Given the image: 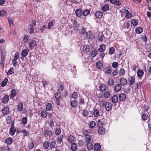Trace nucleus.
<instances>
[{"label": "nucleus", "mask_w": 151, "mask_h": 151, "mask_svg": "<svg viewBox=\"0 0 151 151\" xmlns=\"http://www.w3.org/2000/svg\"><path fill=\"white\" fill-rule=\"evenodd\" d=\"M114 83V81L113 79L111 78H110L108 80L107 84L108 85L112 86Z\"/></svg>", "instance_id": "obj_39"}, {"label": "nucleus", "mask_w": 151, "mask_h": 151, "mask_svg": "<svg viewBox=\"0 0 151 151\" xmlns=\"http://www.w3.org/2000/svg\"><path fill=\"white\" fill-rule=\"evenodd\" d=\"M6 12L5 10H3L0 11V16L1 17L4 16L6 14Z\"/></svg>", "instance_id": "obj_58"}, {"label": "nucleus", "mask_w": 151, "mask_h": 151, "mask_svg": "<svg viewBox=\"0 0 151 151\" xmlns=\"http://www.w3.org/2000/svg\"><path fill=\"white\" fill-rule=\"evenodd\" d=\"M46 110L48 111H51L52 109V104L50 103H47L46 106Z\"/></svg>", "instance_id": "obj_37"}, {"label": "nucleus", "mask_w": 151, "mask_h": 151, "mask_svg": "<svg viewBox=\"0 0 151 151\" xmlns=\"http://www.w3.org/2000/svg\"><path fill=\"white\" fill-rule=\"evenodd\" d=\"M78 103L76 100H73L70 102V105L71 106L74 108L76 107Z\"/></svg>", "instance_id": "obj_36"}, {"label": "nucleus", "mask_w": 151, "mask_h": 151, "mask_svg": "<svg viewBox=\"0 0 151 151\" xmlns=\"http://www.w3.org/2000/svg\"><path fill=\"white\" fill-rule=\"evenodd\" d=\"M75 13L76 15L78 17H81L83 14V12L80 9H76L75 11Z\"/></svg>", "instance_id": "obj_16"}, {"label": "nucleus", "mask_w": 151, "mask_h": 151, "mask_svg": "<svg viewBox=\"0 0 151 151\" xmlns=\"http://www.w3.org/2000/svg\"><path fill=\"white\" fill-rule=\"evenodd\" d=\"M112 72L111 69L109 67H107L105 69V73L107 75L111 74Z\"/></svg>", "instance_id": "obj_18"}, {"label": "nucleus", "mask_w": 151, "mask_h": 151, "mask_svg": "<svg viewBox=\"0 0 151 151\" xmlns=\"http://www.w3.org/2000/svg\"><path fill=\"white\" fill-rule=\"evenodd\" d=\"M29 40L30 41L28 43L29 47V48L31 49H34L37 45V42L35 40H33L30 39Z\"/></svg>", "instance_id": "obj_2"}, {"label": "nucleus", "mask_w": 151, "mask_h": 151, "mask_svg": "<svg viewBox=\"0 0 151 151\" xmlns=\"http://www.w3.org/2000/svg\"><path fill=\"white\" fill-rule=\"evenodd\" d=\"M135 79L134 77L133 76H131L130 77V78L129 80V86L132 88H133L132 86L135 83Z\"/></svg>", "instance_id": "obj_6"}, {"label": "nucleus", "mask_w": 151, "mask_h": 151, "mask_svg": "<svg viewBox=\"0 0 151 151\" xmlns=\"http://www.w3.org/2000/svg\"><path fill=\"white\" fill-rule=\"evenodd\" d=\"M141 83L142 82H138L135 83L134 85V89L135 91H137L139 89V88H140Z\"/></svg>", "instance_id": "obj_14"}, {"label": "nucleus", "mask_w": 151, "mask_h": 151, "mask_svg": "<svg viewBox=\"0 0 151 151\" xmlns=\"http://www.w3.org/2000/svg\"><path fill=\"white\" fill-rule=\"evenodd\" d=\"M135 31L137 34H140L143 32V29L141 27H138L135 29Z\"/></svg>", "instance_id": "obj_29"}, {"label": "nucleus", "mask_w": 151, "mask_h": 151, "mask_svg": "<svg viewBox=\"0 0 151 151\" xmlns=\"http://www.w3.org/2000/svg\"><path fill=\"white\" fill-rule=\"evenodd\" d=\"M96 125V123L95 122L93 121H91L89 124V126L90 128H94Z\"/></svg>", "instance_id": "obj_47"}, {"label": "nucleus", "mask_w": 151, "mask_h": 151, "mask_svg": "<svg viewBox=\"0 0 151 151\" xmlns=\"http://www.w3.org/2000/svg\"><path fill=\"white\" fill-rule=\"evenodd\" d=\"M23 104L22 103H19L17 106V109L18 111L21 112L23 109Z\"/></svg>", "instance_id": "obj_13"}, {"label": "nucleus", "mask_w": 151, "mask_h": 151, "mask_svg": "<svg viewBox=\"0 0 151 151\" xmlns=\"http://www.w3.org/2000/svg\"><path fill=\"white\" fill-rule=\"evenodd\" d=\"M49 146V143L47 141H45L43 144V147L45 149H47Z\"/></svg>", "instance_id": "obj_52"}, {"label": "nucleus", "mask_w": 151, "mask_h": 151, "mask_svg": "<svg viewBox=\"0 0 151 151\" xmlns=\"http://www.w3.org/2000/svg\"><path fill=\"white\" fill-rule=\"evenodd\" d=\"M111 94L110 91H105L103 95L104 98L107 99L109 97Z\"/></svg>", "instance_id": "obj_40"}, {"label": "nucleus", "mask_w": 151, "mask_h": 151, "mask_svg": "<svg viewBox=\"0 0 151 151\" xmlns=\"http://www.w3.org/2000/svg\"><path fill=\"white\" fill-rule=\"evenodd\" d=\"M79 104L80 105H83L85 104L84 99L82 97H80L79 100Z\"/></svg>", "instance_id": "obj_61"}, {"label": "nucleus", "mask_w": 151, "mask_h": 151, "mask_svg": "<svg viewBox=\"0 0 151 151\" xmlns=\"http://www.w3.org/2000/svg\"><path fill=\"white\" fill-rule=\"evenodd\" d=\"M61 130L59 128H57L56 129L55 131V133L56 135L58 136L60 135V134L61 133Z\"/></svg>", "instance_id": "obj_57"}, {"label": "nucleus", "mask_w": 151, "mask_h": 151, "mask_svg": "<svg viewBox=\"0 0 151 151\" xmlns=\"http://www.w3.org/2000/svg\"><path fill=\"white\" fill-rule=\"evenodd\" d=\"M126 99V95L124 93L120 94L119 96V99L121 101H124Z\"/></svg>", "instance_id": "obj_34"}, {"label": "nucleus", "mask_w": 151, "mask_h": 151, "mask_svg": "<svg viewBox=\"0 0 151 151\" xmlns=\"http://www.w3.org/2000/svg\"><path fill=\"white\" fill-rule=\"evenodd\" d=\"M82 133L85 137L86 136L89 135V134L90 133L89 131L88 130L85 129L82 131Z\"/></svg>", "instance_id": "obj_49"}, {"label": "nucleus", "mask_w": 151, "mask_h": 151, "mask_svg": "<svg viewBox=\"0 0 151 151\" xmlns=\"http://www.w3.org/2000/svg\"><path fill=\"white\" fill-rule=\"evenodd\" d=\"M115 51V49L113 47H110L109 50V54L110 55L113 54L114 53Z\"/></svg>", "instance_id": "obj_56"}, {"label": "nucleus", "mask_w": 151, "mask_h": 151, "mask_svg": "<svg viewBox=\"0 0 151 151\" xmlns=\"http://www.w3.org/2000/svg\"><path fill=\"white\" fill-rule=\"evenodd\" d=\"M89 113L87 110L84 109L83 112V115L84 117H86L88 116Z\"/></svg>", "instance_id": "obj_50"}, {"label": "nucleus", "mask_w": 151, "mask_h": 151, "mask_svg": "<svg viewBox=\"0 0 151 151\" xmlns=\"http://www.w3.org/2000/svg\"><path fill=\"white\" fill-rule=\"evenodd\" d=\"M118 63L117 62H114L112 63V66L113 68H117L118 66Z\"/></svg>", "instance_id": "obj_60"}, {"label": "nucleus", "mask_w": 151, "mask_h": 151, "mask_svg": "<svg viewBox=\"0 0 151 151\" xmlns=\"http://www.w3.org/2000/svg\"><path fill=\"white\" fill-rule=\"evenodd\" d=\"M100 113V112H99L98 109H95L93 111V115L95 117H97L98 116Z\"/></svg>", "instance_id": "obj_26"}, {"label": "nucleus", "mask_w": 151, "mask_h": 151, "mask_svg": "<svg viewBox=\"0 0 151 151\" xmlns=\"http://www.w3.org/2000/svg\"><path fill=\"white\" fill-rule=\"evenodd\" d=\"M68 141L70 143H71L72 142L74 141L75 140V138L74 136L70 135L68 137Z\"/></svg>", "instance_id": "obj_31"}, {"label": "nucleus", "mask_w": 151, "mask_h": 151, "mask_svg": "<svg viewBox=\"0 0 151 151\" xmlns=\"http://www.w3.org/2000/svg\"><path fill=\"white\" fill-rule=\"evenodd\" d=\"M65 88L64 83H59L58 85V89L57 91L58 92H63Z\"/></svg>", "instance_id": "obj_3"}, {"label": "nucleus", "mask_w": 151, "mask_h": 151, "mask_svg": "<svg viewBox=\"0 0 151 151\" xmlns=\"http://www.w3.org/2000/svg\"><path fill=\"white\" fill-rule=\"evenodd\" d=\"M106 49V47L105 45L104 44L101 45L98 49L99 52H104Z\"/></svg>", "instance_id": "obj_17"}, {"label": "nucleus", "mask_w": 151, "mask_h": 151, "mask_svg": "<svg viewBox=\"0 0 151 151\" xmlns=\"http://www.w3.org/2000/svg\"><path fill=\"white\" fill-rule=\"evenodd\" d=\"M17 92L15 89H12L10 91V96L12 98L14 97L16 95Z\"/></svg>", "instance_id": "obj_19"}, {"label": "nucleus", "mask_w": 151, "mask_h": 151, "mask_svg": "<svg viewBox=\"0 0 151 151\" xmlns=\"http://www.w3.org/2000/svg\"><path fill=\"white\" fill-rule=\"evenodd\" d=\"M99 128L98 129V132L99 134H103L105 133V129L103 127H99Z\"/></svg>", "instance_id": "obj_32"}, {"label": "nucleus", "mask_w": 151, "mask_h": 151, "mask_svg": "<svg viewBox=\"0 0 151 151\" xmlns=\"http://www.w3.org/2000/svg\"><path fill=\"white\" fill-rule=\"evenodd\" d=\"M12 116H8L6 118V123L10 124L12 122Z\"/></svg>", "instance_id": "obj_44"}, {"label": "nucleus", "mask_w": 151, "mask_h": 151, "mask_svg": "<svg viewBox=\"0 0 151 151\" xmlns=\"http://www.w3.org/2000/svg\"><path fill=\"white\" fill-rule=\"evenodd\" d=\"M9 99V96L8 95H6L3 98L2 103L4 104H6L8 102Z\"/></svg>", "instance_id": "obj_22"}, {"label": "nucleus", "mask_w": 151, "mask_h": 151, "mask_svg": "<svg viewBox=\"0 0 151 151\" xmlns=\"http://www.w3.org/2000/svg\"><path fill=\"white\" fill-rule=\"evenodd\" d=\"M64 138L63 134L61 135L59 137H58L57 139V142L58 144H60L63 141Z\"/></svg>", "instance_id": "obj_15"}, {"label": "nucleus", "mask_w": 151, "mask_h": 151, "mask_svg": "<svg viewBox=\"0 0 151 151\" xmlns=\"http://www.w3.org/2000/svg\"><path fill=\"white\" fill-rule=\"evenodd\" d=\"M90 11L88 9H86L83 12V14L84 16H86L90 13Z\"/></svg>", "instance_id": "obj_59"}, {"label": "nucleus", "mask_w": 151, "mask_h": 151, "mask_svg": "<svg viewBox=\"0 0 151 151\" xmlns=\"http://www.w3.org/2000/svg\"><path fill=\"white\" fill-rule=\"evenodd\" d=\"M109 9V6L107 4H105L102 6L101 9L104 11L106 12Z\"/></svg>", "instance_id": "obj_28"}, {"label": "nucleus", "mask_w": 151, "mask_h": 151, "mask_svg": "<svg viewBox=\"0 0 151 151\" xmlns=\"http://www.w3.org/2000/svg\"><path fill=\"white\" fill-rule=\"evenodd\" d=\"M8 81V79L7 78H5L4 80L2 81L1 82V86L4 87L6 86L7 83Z\"/></svg>", "instance_id": "obj_46"}, {"label": "nucleus", "mask_w": 151, "mask_h": 151, "mask_svg": "<svg viewBox=\"0 0 151 151\" xmlns=\"http://www.w3.org/2000/svg\"><path fill=\"white\" fill-rule=\"evenodd\" d=\"M54 96L55 99V103L58 106L60 104V99L62 97L61 93L57 92L54 94Z\"/></svg>", "instance_id": "obj_1"}, {"label": "nucleus", "mask_w": 151, "mask_h": 151, "mask_svg": "<svg viewBox=\"0 0 151 151\" xmlns=\"http://www.w3.org/2000/svg\"><path fill=\"white\" fill-rule=\"evenodd\" d=\"M10 148L9 146H2L0 147V151H10Z\"/></svg>", "instance_id": "obj_21"}, {"label": "nucleus", "mask_w": 151, "mask_h": 151, "mask_svg": "<svg viewBox=\"0 0 151 151\" xmlns=\"http://www.w3.org/2000/svg\"><path fill=\"white\" fill-rule=\"evenodd\" d=\"M119 84L122 86L127 85V80L124 78L121 77L119 80Z\"/></svg>", "instance_id": "obj_4"}, {"label": "nucleus", "mask_w": 151, "mask_h": 151, "mask_svg": "<svg viewBox=\"0 0 151 151\" xmlns=\"http://www.w3.org/2000/svg\"><path fill=\"white\" fill-rule=\"evenodd\" d=\"M83 50L84 52H87L90 50V46H89L83 45Z\"/></svg>", "instance_id": "obj_25"}, {"label": "nucleus", "mask_w": 151, "mask_h": 151, "mask_svg": "<svg viewBox=\"0 0 151 151\" xmlns=\"http://www.w3.org/2000/svg\"><path fill=\"white\" fill-rule=\"evenodd\" d=\"M71 148L73 151H75L77 148V145L75 143H73L71 145Z\"/></svg>", "instance_id": "obj_43"}, {"label": "nucleus", "mask_w": 151, "mask_h": 151, "mask_svg": "<svg viewBox=\"0 0 151 151\" xmlns=\"http://www.w3.org/2000/svg\"><path fill=\"white\" fill-rule=\"evenodd\" d=\"M5 142L7 145H11L12 143L13 139L11 137H8L6 139Z\"/></svg>", "instance_id": "obj_12"}, {"label": "nucleus", "mask_w": 151, "mask_h": 151, "mask_svg": "<svg viewBox=\"0 0 151 151\" xmlns=\"http://www.w3.org/2000/svg\"><path fill=\"white\" fill-rule=\"evenodd\" d=\"M138 20L135 19H133L131 21V23L133 26L137 25L138 24Z\"/></svg>", "instance_id": "obj_48"}, {"label": "nucleus", "mask_w": 151, "mask_h": 151, "mask_svg": "<svg viewBox=\"0 0 151 151\" xmlns=\"http://www.w3.org/2000/svg\"><path fill=\"white\" fill-rule=\"evenodd\" d=\"M47 113L46 110H43L41 113V116L43 118H45L47 117Z\"/></svg>", "instance_id": "obj_42"}, {"label": "nucleus", "mask_w": 151, "mask_h": 151, "mask_svg": "<svg viewBox=\"0 0 151 151\" xmlns=\"http://www.w3.org/2000/svg\"><path fill=\"white\" fill-rule=\"evenodd\" d=\"M14 69L13 67H12L10 68L8 70L7 73V75H10L14 73Z\"/></svg>", "instance_id": "obj_54"}, {"label": "nucleus", "mask_w": 151, "mask_h": 151, "mask_svg": "<svg viewBox=\"0 0 151 151\" xmlns=\"http://www.w3.org/2000/svg\"><path fill=\"white\" fill-rule=\"evenodd\" d=\"M94 147L95 150L96 151H99L101 149V146L99 143L95 144Z\"/></svg>", "instance_id": "obj_33"}, {"label": "nucleus", "mask_w": 151, "mask_h": 151, "mask_svg": "<svg viewBox=\"0 0 151 151\" xmlns=\"http://www.w3.org/2000/svg\"><path fill=\"white\" fill-rule=\"evenodd\" d=\"M103 13L100 11L96 12L95 13V16L97 19L101 18L102 17Z\"/></svg>", "instance_id": "obj_8"}, {"label": "nucleus", "mask_w": 151, "mask_h": 151, "mask_svg": "<svg viewBox=\"0 0 151 151\" xmlns=\"http://www.w3.org/2000/svg\"><path fill=\"white\" fill-rule=\"evenodd\" d=\"M16 131V129L14 127H11L9 129V133L10 134L13 136L14 134Z\"/></svg>", "instance_id": "obj_27"}, {"label": "nucleus", "mask_w": 151, "mask_h": 151, "mask_svg": "<svg viewBox=\"0 0 151 151\" xmlns=\"http://www.w3.org/2000/svg\"><path fill=\"white\" fill-rule=\"evenodd\" d=\"M125 73V70L123 68H121L119 70V74L123 76Z\"/></svg>", "instance_id": "obj_62"}, {"label": "nucleus", "mask_w": 151, "mask_h": 151, "mask_svg": "<svg viewBox=\"0 0 151 151\" xmlns=\"http://www.w3.org/2000/svg\"><path fill=\"white\" fill-rule=\"evenodd\" d=\"M142 120L145 121L148 118V116L147 114H144L142 115Z\"/></svg>", "instance_id": "obj_51"}, {"label": "nucleus", "mask_w": 151, "mask_h": 151, "mask_svg": "<svg viewBox=\"0 0 151 151\" xmlns=\"http://www.w3.org/2000/svg\"><path fill=\"white\" fill-rule=\"evenodd\" d=\"M86 146L87 149L89 150H91L93 148V145L91 142H87Z\"/></svg>", "instance_id": "obj_41"}, {"label": "nucleus", "mask_w": 151, "mask_h": 151, "mask_svg": "<svg viewBox=\"0 0 151 151\" xmlns=\"http://www.w3.org/2000/svg\"><path fill=\"white\" fill-rule=\"evenodd\" d=\"M86 141L87 142H91V135H89L85 137Z\"/></svg>", "instance_id": "obj_53"}, {"label": "nucleus", "mask_w": 151, "mask_h": 151, "mask_svg": "<svg viewBox=\"0 0 151 151\" xmlns=\"http://www.w3.org/2000/svg\"><path fill=\"white\" fill-rule=\"evenodd\" d=\"M2 114L4 115H7L9 113V108L5 106L1 110Z\"/></svg>", "instance_id": "obj_5"}, {"label": "nucleus", "mask_w": 151, "mask_h": 151, "mask_svg": "<svg viewBox=\"0 0 151 151\" xmlns=\"http://www.w3.org/2000/svg\"><path fill=\"white\" fill-rule=\"evenodd\" d=\"M29 37L28 35H25L24 36L23 38V42L25 43L27 42L29 40Z\"/></svg>", "instance_id": "obj_55"}, {"label": "nucleus", "mask_w": 151, "mask_h": 151, "mask_svg": "<svg viewBox=\"0 0 151 151\" xmlns=\"http://www.w3.org/2000/svg\"><path fill=\"white\" fill-rule=\"evenodd\" d=\"M29 52V50L27 49H24L22 51L21 53V55L23 57H26Z\"/></svg>", "instance_id": "obj_9"}, {"label": "nucleus", "mask_w": 151, "mask_h": 151, "mask_svg": "<svg viewBox=\"0 0 151 151\" xmlns=\"http://www.w3.org/2000/svg\"><path fill=\"white\" fill-rule=\"evenodd\" d=\"M118 99V97L116 95L113 96L111 98V101L112 103L114 104H115L117 103Z\"/></svg>", "instance_id": "obj_24"}, {"label": "nucleus", "mask_w": 151, "mask_h": 151, "mask_svg": "<svg viewBox=\"0 0 151 151\" xmlns=\"http://www.w3.org/2000/svg\"><path fill=\"white\" fill-rule=\"evenodd\" d=\"M103 124V122L101 119H99L97 122V126L99 127H102Z\"/></svg>", "instance_id": "obj_45"}, {"label": "nucleus", "mask_w": 151, "mask_h": 151, "mask_svg": "<svg viewBox=\"0 0 151 151\" xmlns=\"http://www.w3.org/2000/svg\"><path fill=\"white\" fill-rule=\"evenodd\" d=\"M137 76L139 78H140L143 76L144 72L142 70H139L137 71Z\"/></svg>", "instance_id": "obj_38"}, {"label": "nucleus", "mask_w": 151, "mask_h": 151, "mask_svg": "<svg viewBox=\"0 0 151 151\" xmlns=\"http://www.w3.org/2000/svg\"><path fill=\"white\" fill-rule=\"evenodd\" d=\"M56 145V142L55 141H53L50 144V147L51 148H54L55 147Z\"/></svg>", "instance_id": "obj_63"}, {"label": "nucleus", "mask_w": 151, "mask_h": 151, "mask_svg": "<svg viewBox=\"0 0 151 151\" xmlns=\"http://www.w3.org/2000/svg\"><path fill=\"white\" fill-rule=\"evenodd\" d=\"M44 133L47 135V137H50L52 135V131L48 129H45Z\"/></svg>", "instance_id": "obj_20"}, {"label": "nucleus", "mask_w": 151, "mask_h": 151, "mask_svg": "<svg viewBox=\"0 0 151 151\" xmlns=\"http://www.w3.org/2000/svg\"><path fill=\"white\" fill-rule=\"evenodd\" d=\"M96 66L97 68L101 69L103 66V64L99 60L96 62Z\"/></svg>", "instance_id": "obj_30"}, {"label": "nucleus", "mask_w": 151, "mask_h": 151, "mask_svg": "<svg viewBox=\"0 0 151 151\" xmlns=\"http://www.w3.org/2000/svg\"><path fill=\"white\" fill-rule=\"evenodd\" d=\"M105 108L106 110L108 111H109L112 108L111 104V103L107 102L105 105Z\"/></svg>", "instance_id": "obj_7"}, {"label": "nucleus", "mask_w": 151, "mask_h": 151, "mask_svg": "<svg viewBox=\"0 0 151 151\" xmlns=\"http://www.w3.org/2000/svg\"><path fill=\"white\" fill-rule=\"evenodd\" d=\"M86 36L88 39L92 38L93 37L92 32L90 31L86 33Z\"/></svg>", "instance_id": "obj_23"}, {"label": "nucleus", "mask_w": 151, "mask_h": 151, "mask_svg": "<svg viewBox=\"0 0 151 151\" xmlns=\"http://www.w3.org/2000/svg\"><path fill=\"white\" fill-rule=\"evenodd\" d=\"M100 91L101 92L105 91L106 89L107 86L104 84H101L99 87Z\"/></svg>", "instance_id": "obj_11"}, {"label": "nucleus", "mask_w": 151, "mask_h": 151, "mask_svg": "<svg viewBox=\"0 0 151 151\" xmlns=\"http://www.w3.org/2000/svg\"><path fill=\"white\" fill-rule=\"evenodd\" d=\"M27 117H24L22 119V124L24 125L26 124L27 123Z\"/></svg>", "instance_id": "obj_64"}, {"label": "nucleus", "mask_w": 151, "mask_h": 151, "mask_svg": "<svg viewBox=\"0 0 151 151\" xmlns=\"http://www.w3.org/2000/svg\"><path fill=\"white\" fill-rule=\"evenodd\" d=\"M98 53V51L96 49H95L93 50L91 52H90L91 56H92V57H95Z\"/></svg>", "instance_id": "obj_35"}, {"label": "nucleus", "mask_w": 151, "mask_h": 151, "mask_svg": "<svg viewBox=\"0 0 151 151\" xmlns=\"http://www.w3.org/2000/svg\"><path fill=\"white\" fill-rule=\"evenodd\" d=\"M122 88V86L119 83L116 84L114 88V91L116 92L120 91Z\"/></svg>", "instance_id": "obj_10"}]
</instances>
